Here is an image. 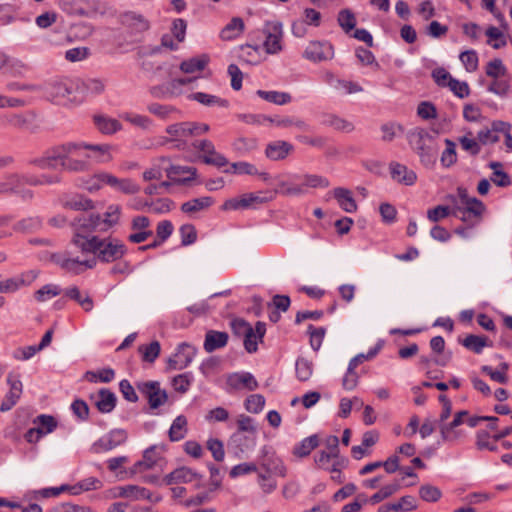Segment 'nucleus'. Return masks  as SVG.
I'll use <instances>...</instances> for the list:
<instances>
[{
  "mask_svg": "<svg viewBox=\"0 0 512 512\" xmlns=\"http://www.w3.org/2000/svg\"><path fill=\"white\" fill-rule=\"evenodd\" d=\"M78 147L73 142L53 146L46 150L42 156L31 159L29 164L42 170L56 169L60 165L64 171L84 172L88 169V161L74 158Z\"/></svg>",
  "mask_w": 512,
  "mask_h": 512,
  "instance_id": "1",
  "label": "nucleus"
},
{
  "mask_svg": "<svg viewBox=\"0 0 512 512\" xmlns=\"http://www.w3.org/2000/svg\"><path fill=\"white\" fill-rule=\"evenodd\" d=\"M76 243L82 254L92 253L104 263L117 261L127 253L126 245L120 239L113 237L93 236L91 240L77 238Z\"/></svg>",
  "mask_w": 512,
  "mask_h": 512,
  "instance_id": "2",
  "label": "nucleus"
},
{
  "mask_svg": "<svg viewBox=\"0 0 512 512\" xmlns=\"http://www.w3.org/2000/svg\"><path fill=\"white\" fill-rule=\"evenodd\" d=\"M407 141L423 166L430 169L435 166L439 150L435 135L424 128L416 127L408 131Z\"/></svg>",
  "mask_w": 512,
  "mask_h": 512,
  "instance_id": "3",
  "label": "nucleus"
},
{
  "mask_svg": "<svg viewBox=\"0 0 512 512\" xmlns=\"http://www.w3.org/2000/svg\"><path fill=\"white\" fill-rule=\"evenodd\" d=\"M45 96L55 103L74 102L81 103L77 95L76 79L57 78L40 86Z\"/></svg>",
  "mask_w": 512,
  "mask_h": 512,
  "instance_id": "4",
  "label": "nucleus"
},
{
  "mask_svg": "<svg viewBox=\"0 0 512 512\" xmlns=\"http://www.w3.org/2000/svg\"><path fill=\"white\" fill-rule=\"evenodd\" d=\"M51 259L63 270L74 275L81 274L96 265L95 259H80L72 256V253L68 250L52 254Z\"/></svg>",
  "mask_w": 512,
  "mask_h": 512,
  "instance_id": "5",
  "label": "nucleus"
},
{
  "mask_svg": "<svg viewBox=\"0 0 512 512\" xmlns=\"http://www.w3.org/2000/svg\"><path fill=\"white\" fill-rule=\"evenodd\" d=\"M74 234L71 239V243L78 248L76 243L77 238H83L85 240H91L94 232L100 231V214L91 213L78 217L73 222Z\"/></svg>",
  "mask_w": 512,
  "mask_h": 512,
  "instance_id": "6",
  "label": "nucleus"
},
{
  "mask_svg": "<svg viewBox=\"0 0 512 512\" xmlns=\"http://www.w3.org/2000/svg\"><path fill=\"white\" fill-rule=\"evenodd\" d=\"M273 199L271 192L245 193L240 197L226 200L222 205V210H243L256 208L260 204L267 203Z\"/></svg>",
  "mask_w": 512,
  "mask_h": 512,
  "instance_id": "7",
  "label": "nucleus"
},
{
  "mask_svg": "<svg viewBox=\"0 0 512 512\" xmlns=\"http://www.w3.org/2000/svg\"><path fill=\"white\" fill-rule=\"evenodd\" d=\"M193 129L195 127L191 121L170 124L165 128L168 136L164 138L163 143H172L173 147L183 149L187 145L188 139L193 137Z\"/></svg>",
  "mask_w": 512,
  "mask_h": 512,
  "instance_id": "8",
  "label": "nucleus"
},
{
  "mask_svg": "<svg viewBox=\"0 0 512 512\" xmlns=\"http://www.w3.org/2000/svg\"><path fill=\"white\" fill-rule=\"evenodd\" d=\"M128 434L124 429H112L97 441L90 448L94 454L111 451L127 441Z\"/></svg>",
  "mask_w": 512,
  "mask_h": 512,
  "instance_id": "9",
  "label": "nucleus"
},
{
  "mask_svg": "<svg viewBox=\"0 0 512 512\" xmlns=\"http://www.w3.org/2000/svg\"><path fill=\"white\" fill-rule=\"evenodd\" d=\"M197 349L189 343H180L175 353L167 360V370H182L190 365L196 356Z\"/></svg>",
  "mask_w": 512,
  "mask_h": 512,
  "instance_id": "10",
  "label": "nucleus"
},
{
  "mask_svg": "<svg viewBox=\"0 0 512 512\" xmlns=\"http://www.w3.org/2000/svg\"><path fill=\"white\" fill-rule=\"evenodd\" d=\"M137 388L148 399L152 409L162 406L168 399L167 392L161 389L158 381L139 382Z\"/></svg>",
  "mask_w": 512,
  "mask_h": 512,
  "instance_id": "11",
  "label": "nucleus"
},
{
  "mask_svg": "<svg viewBox=\"0 0 512 512\" xmlns=\"http://www.w3.org/2000/svg\"><path fill=\"white\" fill-rule=\"evenodd\" d=\"M303 57L314 63L331 60L334 47L328 41H311L304 50Z\"/></svg>",
  "mask_w": 512,
  "mask_h": 512,
  "instance_id": "12",
  "label": "nucleus"
},
{
  "mask_svg": "<svg viewBox=\"0 0 512 512\" xmlns=\"http://www.w3.org/2000/svg\"><path fill=\"white\" fill-rule=\"evenodd\" d=\"M7 384L9 385V391L0 405L1 412L11 410L17 404L23 392V384L18 374L9 373L7 376Z\"/></svg>",
  "mask_w": 512,
  "mask_h": 512,
  "instance_id": "13",
  "label": "nucleus"
},
{
  "mask_svg": "<svg viewBox=\"0 0 512 512\" xmlns=\"http://www.w3.org/2000/svg\"><path fill=\"white\" fill-rule=\"evenodd\" d=\"M193 146L203 153L202 159L205 164L219 168L228 164V159L223 154L216 152L214 144L210 140L195 141Z\"/></svg>",
  "mask_w": 512,
  "mask_h": 512,
  "instance_id": "14",
  "label": "nucleus"
},
{
  "mask_svg": "<svg viewBox=\"0 0 512 512\" xmlns=\"http://www.w3.org/2000/svg\"><path fill=\"white\" fill-rule=\"evenodd\" d=\"M38 276V272L30 270L18 276L0 281V293H13L23 286L30 285Z\"/></svg>",
  "mask_w": 512,
  "mask_h": 512,
  "instance_id": "15",
  "label": "nucleus"
},
{
  "mask_svg": "<svg viewBox=\"0 0 512 512\" xmlns=\"http://www.w3.org/2000/svg\"><path fill=\"white\" fill-rule=\"evenodd\" d=\"M256 434L235 432L229 440V447L234 450L237 457L252 451L256 446Z\"/></svg>",
  "mask_w": 512,
  "mask_h": 512,
  "instance_id": "16",
  "label": "nucleus"
},
{
  "mask_svg": "<svg viewBox=\"0 0 512 512\" xmlns=\"http://www.w3.org/2000/svg\"><path fill=\"white\" fill-rule=\"evenodd\" d=\"M468 414L466 410L458 411L451 422L440 425V433L444 441L454 442L463 435L461 431L456 430V428L464 423V418L467 417Z\"/></svg>",
  "mask_w": 512,
  "mask_h": 512,
  "instance_id": "17",
  "label": "nucleus"
},
{
  "mask_svg": "<svg viewBox=\"0 0 512 512\" xmlns=\"http://www.w3.org/2000/svg\"><path fill=\"white\" fill-rule=\"evenodd\" d=\"M119 20L133 34L147 31L150 27L149 21L143 15L132 11L121 14Z\"/></svg>",
  "mask_w": 512,
  "mask_h": 512,
  "instance_id": "18",
  "label": "nucleus"
},
{
  "mask_svg": "<svg viewBox=\"0 0 512 512\" xmlns=\"http://www.w3.org/2000/svg\"><path fill=\"white\" fill-rule=\"evenodd\" d=\"M165 172L167 177L176 184H186L197 176V169L191 166L170 165Z\"/></svg>",
  "mask_w": 512,
  "mask_h": 512,
  "instance_id": "19",
  "label": "nucleus"
},
{
  "mask_svg": "<svg viewBox=\"0 0 512 512\" xmlns=\"http://www.w3.org/2000/svg\"><path fill=\"white\" fill-rule=\"evenodd\" d=\"M201 479V475L189 467H179L167 474L163 482L165 485H173L179 483H191Z\"/></svg>",
  "mask_w": 512,
  "mask_h": 512,
  "instance_id": "20",
  "label": "nucleus"
},
{
  "mask_svg": "<svg viewBox=\"0 0 512 512\" xmlns=\"http://www.w3.org/2000/svg\"><path fill=\"white\" fill-rule=\"evenodd\" d=\"M77 95L83 102L84 98L91 95H99L105 90V83L98 78H89L86 80L76 79Z\"/></svg>",
  "mask_w": 512,
  "mask_h": 512,
  "instance_id": "21",
  "label": "nucleus"
},
{
  "mask_svg": "<svg viewBox=\"0 0 512 512\" xmlns=\"http://www.w3.org/2000/svg\"><path fill=\"white\" fill-rule=\"evenodd\" d=\"M118 490L119 497L128 498L130 500L147 499L155 503L161 500L160 496H156L153 498L152 493L148 489L137 485L122 486L119 487Z\"/></svg>",
  "mask_w": 512,
  "mask_h": 512,
  "instance_id": "22",
  "label": "nucleus"
},
{
  "mask_svg": "<svg viewBox=\"0 0 512 512\" xmlns=\"http://www.w3.org/2000/svg\"><path fill=\"white\" fill-rule=\"evenodd\" d=\"M266 332V325L264 322L258 321L255 328L249 327L244 336V347L248 353H254L258 349V340L262 341Z\"/></svg>",
  "mask_w": 512,
  "mask_h": 512,
  "instance_id": "23",
  "label": "nucleus"
},
{
  "mask_svg": "<svg viewBox=\"0 0 512 512\" xmlns=\"http://www.w3.org/2000/svg\"><path fill=\"white\" fill-rule=\"evenodd\" d=\"M92 399L98 411L104 414L112 412L117 403L115 393L107 388H101Z\"/></svg>",
  "mask_w": 512,
  "mask_h": 512,
  "instance_id": "24",
  "label": "nucleus"
},
{
  "mask_svg": "<svg viewBox=\"0 0 512 512\" xmlns=\"http://www.w3.org/2000/svg\"><path fill=\"white\" fill-rule=\"evenodd\" d=\"M294 147L291 143L283 140H276L270 142L265 149V155L272 161H279L285 159Z\"/></svg>",
  "mask_w": 512,
  "mask_h": 512,
  "instance_id": "25",
  "label": "nucleus"
},
{
  "mask_svg": "<svg viewBox=\"0 0 512 512\" xmlns=\"http://www.w3.org/2000/svg\"><path fill=\"white\" fill-rule=\"evenodd\" d=\"M390 174L393 180L398 183L410 186L417 180V175L413 170L398 162H392L389 166Z\"/></svg>",
  "mask_w": 512,
  "mask_h": 512,
  "instance_id": "26",
  "label": "nucleus"
},
{
  "mask_svg": "<svg viewBox=\"0 0 512 512\" xmlns=\"http://www.w3.org/2000/svg\"><path fill=\"white\" fill-rule=\"evenodd\" d=\"M156 445L147 448L143 453L142 460L137 461L131 468V474H137L152 469L158 462L160 456L156 453Z\"/></svg>",
  "mask_w": 512,
  "mask_h": 512,
  "instance_id": "27",
  "label": "nucleus"
},
{
  "mask_svg": "<svg viewBox=\"0 0 512 512\" xmlns=\"http://www.w3.org/2000/svg\"><path fill=\"white\" fill-rule=\"evenodd\" d=\"M332 194L342 210L347 213H354L357 211V203L353 197V193L349 189L337 187L333 189Z\"/></svg>",
  "mask_w": 512,
  "mask_h": 512,
  "instance_id": "28",
  "label": "nucleus"
},
{
  "mask_svg": "<svg viewBox=\"0 0 512 512\" xmlns=\"http://www.w3.org/2000/svg\"><path fill=\"white\" fill-rule=\"evenodd\" d=\"M122 208L118 204H111L107 207L103 215H100L101 232L117 226L120 223Z\"/></svg>",
  "mask_w": 512,
  "mask_h": 512,
  "instance_id": "29",
  "label": "nucleus"
},
{
  "mask_svg": "<svg viewBox=\"0 0 512 512\" xmlns=\"http://www.w3.org/2000/svg\"><path fill=\"white\" fill-rule=\"evenodd\" d=\"M75 145H78V149H77V154L74 155V158H80V159H84L83 157H81V151L86 149V150H90L92 152H94L97 156V159L99 162H108L111 160V155H110V146L109 145H106V144H85V143H82V142H73Z\"/></svg>",
  "mask_w": 512,
  "mask_h": 512,
  "instance_id": "30",
  "label": "nucleus"
},
{
  "mask_svg": "<svg viewBox=\"0 0 512 512\" xmlns=\"http://www.w3.org/2000/svg\"><path fill=\"white\" fill-rule=\"evenodd\" d=\"M228 334L226 332L209 330L205 335L204 349L206 352L211 353L217 349L226 346L228 342Z\"/></svg>",
  "mask_w": 512,
  "mask_h": 512,
  "instance_id": "31",
  "label": "nucleus"
},
{
  "mask_svg": "<svg viewBox=\"0 0 512 512\" xmlns=\"http://www.w3.org/2000/svg\"><path fill=\"white\" fill-rule=\"evenodd\" d=\"M459 343L475 354H481L485 347L493 346V342L490 341L486 336H479L474 334H469L462 340L459 339Z\"/></svg>",
  "mask_w": 512,
  "mask_h": 512,
  "instance_id": "32",
  "label": "nucleus"
},
{
  "mask_svg": "<svg viewBox=\"0 0 512 512\" xmlns=\"http://www.w3.org/2000/svg\"><path fill=\"white\" fill-rule=\"evenodd\" d=\"M63 8L70 14L80 16H92L95 12L91 4L86 0H62Z\"/></svg>",
  "mask_w": 512,
  "mask_h": 512,
  "instance_id": "33",
  "label": "nucleus"
},
{
  "mask_svg": "<svg viewBox=\"0 0 512 512\" xmlns=\"http://www.w3.org/2000/svg\"><path fill=\"white\" fill-rule=\"evenodd\" d=\"M229 383L234 388H246L249 391H254L258 388L257 380L249 372L235 373L230 376Z\"/></svg>",
  "mask_w": 512,
  "mask_h": 512,
  "instance_id": "34",
  "label": "nucleus"
},
{
  "mask_svg": "<svg viewBox=\"0 0 512 512\" xmlns=\"http://www.w3.org/2000/svg\"><path fill=\"white\" fill-rule=\"evenodd\" d=\"M149 113L158 117L161 120H169L174 118L175 115L180 114V110L173 105L160 104L153 102L147 105Z\"/></svg>",
  "mask_w": 512,
  "mask_h": 512,
  "instance_id": "35",
  "label": "nucleus"
},
{
  "mask_svg": "<svg viewBox=\"0 0 512 512\" xmlns=\"http://www.w3.org/2000/svg\"><path fill=\"white\" fill-rule=\"evenodd\" d=\"M209 63V56L202 54L197 57L184 60L180 64V70L184 73L191 74L198 71H203Z\"/></svg>",
  "mask_w": 512,
  "mask_h": 512,
  "instance_id": "36",
  "label": "nucleus"
},
{
  "mask_svg": "<svg viewBox=\"0 0 512 512\" xmlns=\"http://www.w3.org/2000/svg\"><path fill=\"white\" fill-rule=\"evenodd\" d=\"M274 122L277 127L280 128H295L298 131L302 132H309L312 130L311 126L305 122L303 119L292 117V116H285L281 118H273Z\"/></svg>",
  "mask_w": 512,
  "mask_h": 512,
  "instance_id": "37",
  "label": "nucleus"
},
{
  "mask_svg": "<svg viewBox=\"0 0 512 512\" xmlns=\"http://www.w3.org/2000/svg\"><path fill=\"white\" fill-rule=\"evenodd\" d=\"M94 123L97 129L103 134H114L122 129V125L117 119L103 115L94 116Z\"/></svg>",
  "mask_w": 512,
  "mask_h": 512,
  "instance_id": "38",
  "label": "nucleus"
},
{
  "mask_svg": "<svg viewBox=\"0 0 512 512\" xmlns=\"http://www.w3.org/2000/svg\"><path fill=\"white\" fill-rule=\"evenodd\" d=\"M281 37L282 32L276 25L272 27V30H267L266 39L264 41V47L267 53L275 54L281 51Z\"/></svg>",
  "mask_w": 512,
  "mask_h": 512,
  "instance_id": "39",
  "label": "nucleus"
},
{
  "mask_svg": "<svg viewBox=\"0 0 512 512\" xmlns=\"http://www.w3.org/2000/svg\"><path fill=\"white\" fill-rule=\"evenodd\" d=\"M213 203V198L209 196L194 198L184 202L181 205V211L187 214H192L209 208Z\"/></svg>",
  "mask_w": 512,
  "mask_h": 512,
  "instance_id": "40",
  "label": "nucleus"
},
{
  "mask_svg": "<svg viewBox=\"0 0 512 512\" xmlns=\"http://www.w3.org/2000/svg\"><path fill=\"white\" fill-rule=\"evenodd\" d=\"M244 22L239 17H234L226 26L221 30L220 37L223 40H233L237 38L244 31Z\"/></svg>",
  "mask_w": 512,
  "mask_h": 512,
  "instance_id": "41",
  "label": "nucleus"
},
{
  "mask_svg": "<svg viewBox=\"0 0 512 512\" xmlns=\"http://www.w3.org/2000/svg\"><path fill=\"white\" fill-rule=\"evenodd\" d=\"M187 419L183 415L177 416L169 429V439L173 442L180 441L185 438L187 434Z\"/></svg>",
  "mask_w": 512,
  "mask_h": 512,
  "instance_id": "42",
  "label": "nucleus"
},
{
  "mask_svg": "<svg viewBox=\"0 0 512 512\" xmlns=\"http://www.w3.org/2000/svg\"><path fill=\"white\" fill-rule=\"evenodd\" d=\"M497 440L493 439V435L485 429H480L476 432L475 446L478 450H488L491 452L498 451Z\"/></svg>",
  "mask_w": 512,
  "mask_h": 512,
  "instance_id": "43",
  "label": "nucleus"
},
{
  "mask_svg": "<svg viewBox=\"0 0 512 512\" xmlns=\"http://www.w3.org/2000/svg\"><path fill=\"white\" fill-rule=\"evenodd\" d=\"M120 117L130 123L131 125L138 127L142 130L148 131L150 130L154 123L151 118H149L146 115L131 113V112H125L120 115Z\"/></svg>",
  "mask_w": 512,
  "mask_h": 512,
  "instance_id": "44",
  "label": "nucleus"
},
{
  "mask_svg": "<svg viewBox=\"0 0 512 512\" xmlns=\"http://www.w3.org/2000/svg\"><path fill=\"white\" fill-rule=\"evenodd\" d=\"M256 94L263 100L276 104L285 105L291 102L292 97L287 92L257 90Z\"/></svg>",
  "mask_w": 512,
  "mask_h": 512,
  "instance_id": "45",
  "label": "nucleus"
},
{
  "mask_svg": "<svg viewBox=\"0 0 512 512\" xmlns=\"http://www.w3.org/2000/svg\"><path fill=\"white\" fill-rule=\"evenodd\" d=\"M64 293L68 298L76 301L86 312H90L93 309L94 302L92 298L88 294L82 296L78 287H69Z\"/></svg>",
  "mask_w": 512,
  "mask_h": 512,
  "instance_id": "46",
  "label": "nucleus"
},
{
  "mask_svg": "<svg viewBox=\"0 0 512 512\" xmlns=\"http://www.w3.org/2000/svg\"><path fill=\"white\" fill-rule=\"evenodd\" d=\"M190 99L197 101L204 106H219L228 107L229 102L226 99L220 98L215 95L207 94L204 92H196L190 96Z\"/></svg>",
  "mask_w": 512,
  "mask_h": 512,
  "instance_id": "47",
  "label": "nucleus"
},
{
  "mask_svg": "<svg viewBox=\"0 0 512 512\" xmlns=\"http://www.w3.org/2000/svg\"><path fill=\"white\" fill-rule=\"evenodd\" d=\"M294 179L303 181L306 190L307 188H327L330 186V182L326 177L317 174L295 175Z\"/></svg>",
  "mask_w": 512,
  "mask_h": 512,
  "instance_id": "48",
  "label": "nucleus"
},
{
  "mask_svg": "<svg viewBox=\"0 0 512 512\" xmlns=\"http://www.w3.org/2000/svg\"><path fill=\"white\" fill-rule=\"evenodd\" d=\"M63 207L75 211L89 210L93 208V202L92 200L77 194L63 200Z\"/></svg>",
  "mask_w": 512,
  "mask_h": 512,
  "instance_id": "49",
  "label": "nucleus"
},
{
  "mask_svg": "<svg viewBox=\"0 0 512 512\" xmlns=\"http://www.w3.org/2000/svg\"><path fill=\"white\" fill-rule=\"evenodd\" d=\"M42 226V220L38 216H30L21 219L14 225V230L22 233H33L38 231Z\"/></svg>",
  "mask_w": 512,
  "mask_h": 512,
  "instance_id": "50",
  "label": "nucleus"
},
{
  "mask_svg": "<svg viewBox=\"0 0 512 512\" xmlns=\"http://www.w3.org/2000/svg\"><path fill=\"white\" fill-rule=\"evenodd\" d=\"M319 440L317 435H311L304 438L299 444L294 447L293 453L298 457L308 456L317 446Z\"/></svg>",
  "mask_w": 512,
  "mask_h": 512,
  "instance_id": "51",
  "label": "nucleus"
},
{
  "mask_svg": "<svg viewBox=\"0 0 512 512\" xmlns=\"http://www.w3.org/2000/svg\"><path fill=\"white\" fill-rule=\"evenodd\" d=\"M446 148L443 150L440 158L442 167L450 168L457 162L456 144L451 139L444 140Z\"/></svg>",
  "mask_w": 512,
  "mask_h": 512,
  "instance_id": "52",
  "label": "nucleus"
},
{
  "mask_svg": "<svg viewBox=\"0 0 512 512\" xmlns=\"http://www.w3.org/2000/svg\"><path fill=\"white\" fill-rule=\"evenodd\" d=\"M33 424L41 431L44 436L52 433L57 428V421L52 415L41 414L34 420Z\"/></svg>",
  "mask_w": 512,
  "mask_h": 512,
  "instance_id": "53",
  "label": "nucleus"
},
{
  "mask_svg": "<svg viewBox=\"0 0 512 512\" xmlns=\"http://www.w3.org/2000/svg\"><path fill=\"white\" fill-rule=\"evenodd\" d=\"M102 482L96 477H88L74 486H69V491L73 495H77L82 491L98 490L102 487Z\"/></svg>",
  "mask_w": 512,
  "mask_h": 512,
  "instance_id": "54",
  "label": "nucleus"
},
{
  "mask_svg": "<svg viewBox=\"0 0 512 512\" xmlns=\"http://www.w3.org/2000/svg\"><path fill=\"white\" fill-rule=\"evenodd\" d=\"M337 22L345 33H350L356 26L355 14L350 9H342L338 13Z\"/></svg>",
  "mask_w": 512,
  "mask_h": 512,
  "instance_id": "55",
  "label": "nucleus"
},
{
  "mask_svg": "<svg viewBox=\"0 0 512 512\" xmlns=\"http://www.w3.org/2000/svg\"><path fill=\"white\" fill-rule=\"evenodd\" d=\"M144 362L153 363L159 356L161 346L158 341H152L148 345H141L138 348Z\"/></svg>",
  "mask_w": 512,
  "mask_h": 512,
  "instance_id": "56",
  "label": "nucleus"
},
{
  "mask_svg": "<svg viewBox=\"0 0 512 512\" xmlns=\"http://www.w3.org/2000/svg\"><path fill=\"white\" fill-rule=\"evenodd\" d=\"M485 73L492 79L508 76L507 68L503 64V61L499 58H495L487 63L485 67Z\"/></svg>",
  "mask_w": 512,
  "mask_h": 512,
  "instance_id": "57",
  "label": "nucleus"
},
{
  "mask_svg": "<svg viewBox=\"0 0 512 512\" xmlns=\"http://www.w3.org/2000/svg\"><path fill=\"white\" fill-rule=\"evenodd\" d=\"M487 90L500 97H506L510 90L509 77L494 78L488 86Z\"/></svg>",
  "mask_w": 512,
  "mask_h": 512,
  "instance_id": "58",
  "label": "nucleus"
},
{
  "mask_svg": "<svg viewBox=\"0 0 512 512\" xmlns=\"http://www.w3.org/2000/svg\"><path fill=\"white\" fill-rule=\"evenodd\" d=\"M225 173H234L239 175H260L257 167L254 164L245 161H239L231 164Z\"/></svg>",
  "mask_w": 512,
  "mask_h": 512,
  "instance_id": "59",
  "label": "nucleus"
},
{
  "mask_svg": "<svg viewBox=\"0 0 512 512\" xmlns=\"http://www.w3.org/2000/svg\"><path fill=\"white\" fill-rule=\"evenodd\" d=\"M296 376L300 381H307L312 376L313 365L312 362L306 358L299 357L295 363Z\"/></svg>",
  "mask_w": 512,
  "mask_h": 512,
  "instance_id": "60",
  "label": "nucleus"
},
{
  "mask_svg": "<svg viewBox=\"0 0 512 512\" xmlns=\"http://www.w3.org/2000/svg\"><path fill=\"white\" fill-rule=\"evenodd\" d=\"M323 123L339 131L351 132L354 130L351 122L334 114L327 115Z\"/></svg>",
  "mask_w": 512,
  "mask_h": 512,
  "instance_id": "61",
  "label": "nucleus"
},
{
  "mask_svg": "<svg viewBox=\"0 0 512 512\" xmlns=\"http://www.w3.org/2000/svg\"><path fill=\"white\" fill-rule=\"evenodd\" d=\"M193 382V374L191 372H185L179 374L172 379V386L175 391L180 393H186Z\"/></svg>",
  "mask_w": 512,
  "mask_h": 512,
  "instance_id": "62",
  "label": "nucleus"
},
{
  "mask_svg": "<svg viewBox=\"0 0 512 512\" xmlns=\"http://www.w3.org/2000/svg\"><path fill=\"white\" fill-rule=\"evenodd\" d=\"M61 289L55 284H46L35 292V299L39 302H45L48 299L58 296Z\"/></svg>",
  "mask_w": 512,
  "mask_h": 512,
  "instance_id": "63",
  "label": "nucleus"
},
{
  "mask_svg": "<svg viewBox=\"0 0 512 512\" xmlns=\"http://www.w3.org/2000/svg\"><path fill=\"white\" fill-rule=\"evenodd\" d=\"M207 449L211 452L212 457L217 462H222L225 458L224 444L217 438H209L206 442Z\"/></svg>",
  "mask_w": 512,
  "mask_h": 512,
  "instance_id": "64",
  "label": "nucleus"
}]
</instances>
